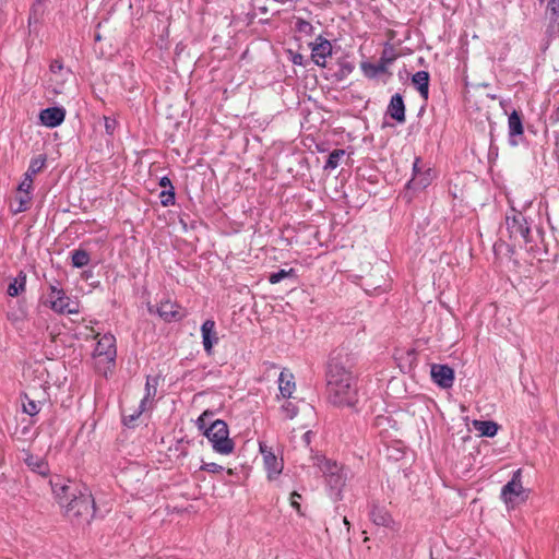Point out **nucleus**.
Here are the masks:
<instances>
[{
	"instance_id": "nucleus-1",
	"label": "nucleus",
	"mask_w": 559,
	"mask_h": 559,
	"mask_svg": "<svg viewBox=\"0 0 559 559\" xmlns=\"http://www.w3.org/2000/svg\"><path fill=\"white\" fill-rule=\"evenodd\" d=\"M326 392L329 401L335 406L354 408L358 403L357 379L348 359L344 360L341 354L331 357L328 365Z\"/></svg>"
},
{
	"instance_id": "nucleus-2",
	"label": "nucleus",
	"mask_w": 559,
	"mask_h": 559,
	"mask_svg": "<svg viewBox=\"0 0 559 559\" xmlns=\"http://www.w3.org/2000/svg\"><path fill=\"white\" fill-rule=\"evenodd\" d=\"M52 492L58 503L64 509L70 519L82 518L86 521L95 513V502L91 491L72 481L63 483L61 479L50 480Z\"/></svg>"
},
{
	"instance_id": "nucleus-3",
	"label": "nucleus",
	"mask_w": 559,
	"mask_h": 559,
	"mask_svg": "<svg viewBox=\"0 0 559 559\" xmlns=\"http://www.w3.org/2000/svg\"><path fill=\"white\" fill-rule=\"evenodd\" d=\"M314 464L325 477L331 495L334 496L335 500H340L342 489L346 481V474L344 473L343 467L335 461H331L326 457H317V462Z\"/></svg>"
},
{
	"instance_id": "nucleus-4",
	"label": "nucleus",
	"mask_w": 559,
	"mask_h": 559,
	"mask_svg": "<svg viewBox=\"0 0 559 559\" xmlns=\"http://www.w3.org/2000/svg\"><path fill=\"white\" fill-rule=\"evenodd\" d=\"M204 436L212 443L215 452L219 454H230L234 451L235 443L229 438L227 424L222 419H216L205 428Z\"/></svg>"
},
{
	"instance_id": "nucleus-5",
	"label": "nucleus",
	"mask_w": 559,
	"mask_h": 559,
	"mask_svg": "<svg viewBox=\"0 0 559 559\" xmlns=\"http://www.w3.org/2000/svg\"><path fill=\"white\" fill-rule=\"evenodd\" d=\"M521 473V469L515 471L511 480L501 489V499L508 508H515L528 498V490L522 485Z\"/></svg>"
},
{
	"instance_id": "nucleus-6",
	"label": "nucleus",
	"mask_w": 559,
	"mask_h": 559,
	"mask_svg": "<svg viewBox=\"0 0 559 559\" xmlns=\"http://www.w3.org/2000/svg\"><path fill=\"white\" fill-rule=\"evenodd\" d=\"M49 294L47 296L46 304L49 305L50 309L57 313H78V302L70 299L62 288H58L56 285H49Z\"/></svg>"
},
{
	"instance_id": "nucleus-7",
	"label": "nucleus",
	"mask_w": 559,
	"mask_h": 559,
	"mask_svg": "<svg viewBox=\"0 0 559 559\" xmlns=\"http://www.w3.org/2000/svg\"><path fill=\"white\" fill-rule=\"evenodd\" d=\"M394 60L395 56H388L386 50H384L378 62H362L361 70L367 78L373 79L382 73H385L389 66L392 64Z\"/></svg>"
},
{
	"instance_id": "nucleus-8",
	"label": "nucleus",
	"mask_w": 559,
	"mask_h": 559,
	"mask_svg": "<svg viewBox=\"0 0 559 559\" xmlns=\"http://www.w3.org/2000/svg\"><path fill=\"white\" fill-rule=\"evenodd\" d=\"M46 157L44 155H39L35 158H32L29 166L24 174V178L19 185L17 190L20 192H29L33 186V178L37 175L45 166Z\"/></svg>"
},
{
	"instance_id": "nucleus-9",
	"label": "nucleus",
	"mask_w": 559,
	"mask_h": 559,
	"mask_svg": "<svg viewBox=\"0 0 559 559\" xmlns=\"http://www.w3.org/2000/svg\"><path fill=\"white\" fill-rule=\"evenodd\" d=\"M431 378L442 389H449L454 382V371L448 365L433 364L431 366Z\"/></svg>"
},
{
	"instance_id": "nucleus-10",
	"label": "nucleus",
	"mask_w": 559,
	"mask_h": 559,
	"mask_svg": "<svg viewBox=\"0 0 559 559\" xmlns=\"http://www.w3.org/2000/svg\"><path fill=\"white\" fill-rule=\"evenodd\" d=\"M156 312L166 322L179 321L186 317L185 310L169 299L160 301L156 308Z\"/></svg>"
},
{
	"instance_id": "nucleus-11",
	"label": "nucleus",
	"mask_w": 559,
	"mask_h": 559,
	"mask_svg": "<svg viewBox=\"0 0 559 559\" xmlns=\"http://www.w3.org/2000/svg\"><path fill=\"white\" fill-rule=\"evenodd\" d=\"M260 451L263 455L264 466L267 471L269 479H275L283 469V461L278 460L275 454L267 450L266 445L260 443Z\"/></svg>"
},
{
	"instance_id": "nucleus-12",
	"label": "nucleus",
	"mask_w": 559,
	"mask_h": 559,
	"mask_svg": "<svg viewBox=\"0 0 559 559\" xmlns=\"http://www.w3.org/2000/svg\"><path fill=\"white\" fill-rule=\"evenodd\" d=\"M331 43L328 39L323 38L322 36H319L311 47V58L314 61V63L319 67H324L325 59L326 57L331 56Z\"/></svg>"
},
{
	"instance_id": "nucleus-13",
	"label": "nucleus",
	"mask_w": 559,
	"mask_h": 559,
	"mask_svg": "<svg viewBox=\"0 0 559 559\" xmlns=\"http://www.w3.org/2000/svg\"><path fill=\"white\" fill-rule=\"evenodd\" d=\"M66 117V110L61 107H49L43 109L39 114V120L43 126L55 128L61 124Z\"/></svg>"
},
{
	"instance_id": "nucleus-14",
	"label": "nucleus",
	"mask_w": 559,
	"mask_h": 559,
	"mask_svg": "<svg viewBox=\"0 0 559 559\" xmlns=\"http://www.w3.org/2000/svg\"><path fill=\"white\" fill-rule=\"evenodd\" d=\"M95 356H105L108 360H114L117 354L116 338L112 334H104L96 344Z\"/></svg>"
},
{
	"instance_id": "nucleus-15",
	"label": "nucleus",
	"mask_w": 559,
	"mask_h": 559,
	"mask_svg": "<svg viewBox=\"0 0 559 559\" xmlns=\"http://www.w3.org/2000/svg\"><path fill=\"white\" fill-rule=\"evenodd\" d=\"M201 334L204 350L211 354L213 346L218 342L215 322L213 320H205L201 326Z\"/></svg>"
},
{
	"instance_id": "nucleus-16",
	"label": "nucleus",
	"mask_w": 559,
	"mask_h": 559,
	"mask_svg": "<svg viewBox=\"0 0 559 559\" xmlns=\"http://www.w3.org/2000/svg\"><path fill=\"white\" fill-rule=\"evenodd\" d=\"M386 115L394 119L397 123L405 122V105L400 94H394L389 103Z\"/></svg>"
},
{
	"instance_id": "nucleus-17",
	"label": "nucleus",
	"mask_w": 559,
	"mask_h": 559,
	"mask_svg": "<svg viewBox=\"0 0 559 559\" xmlns=\"http://www.w3.org/2000/svg\"><path fill=\"white\" fill-rule=\"evenodd\" d=\"M294 374L288 369H283L278 377V390L284 399L292 397L296 383L294 380Z\"/></svg>"
},
{
	"instance_id": "nucleus-18",
	"label": "nucleus",
	"mask_w": 559,
	"mask_h": 559,
	"mask_svg": "<svg viewBox=\"0 0 559 559\" xmlns=\"http://www.w3.org/2000/svg\"><path fill=\"white\" fill-rule=\"evenodd\" d=\"M26 466L34 473H37L41 476H47L49 474V466L45 459L34 455L27 454L24 459Z\"/></svg>"
},
{
	"instance_id": "nucleus-19",
	"label": "nucleus",
	"mask_w": 559,
	"mask_h": 559,
	"mask_svg": "<svg viewBox=\"0 0 559 559\" xmlns=\"http://www.w3.org/2000/svg\"><path fill=\"white\" fill-rule=\"evenodd\" d=\"M412 82L417 87L420 96L427 99L429 94V73L427 71H418L413 75Z\"/></svg>"
},
{
	"instance_id": "nucleus-20",
	"label": "nucleus",
	"mask_w": 559,
	"mask_h": 559,
	"mask_svg": "<svg viewBox=\"0 0 559 559\" xmlns=\"http://www.w3.org/2000/svg\"><path fill=\"white\" fill-rule=\"evenodd\" d=\"M369 515H370L371 521L376 525L388 526L392 522V519H391V515L389 514V512L384 508L376 506V504H373L371 507Z\"/></svg>"
},
{
	"instance_id": "nucleus-21",
	"label": "nucleus",
	"mask_w": 559,
	"mask_h": 559,
	"mask_svg": "<svg viewBox=\"0 0 559 559\" xmlns=\"http://www.w3.org/2000/svg\"><path fill=\"white\" fill-rule=\"evenodd\" d=\"M26 286V274L20 271L17 276L12 278L7 288V294L11 297H16L25 290Z\"/></svg>"
},
{
	"instance_id": "nucleus-22",
	"label": "nucleus",
	"mask_w": 559,
	"mask_h": 559,
	"mask_svg": "<svg viewBox=\"0 0 559 559\" xmlns=\"http://www.w3.org/2000/svg\"><path fill=\"white\" fill-rule=\"evenodd\" d=\"M157 392V380L151 377H147L145 383V395L141 400L142 409H147L148 406L152 405V401L154 400Z\"/></svg>"
},
{
	"instance_id": "nucleus-23",
	"label": "nucleus",
	"mask_w": 559,
	"mask_h": 559,
	"mask_svg": "<svg viewBox=\"0 0 559 559\" xmlns=\"http://www.w3.org/2000/svg\"><path fill=\"white\" fill-rule=\"evenodd\" d=\"M509 134L511 138L522 135L524 133L522 117L519 111L513 110L508 119Z\"/></svg>"
},
{
	"instance_id": "nucleus-24",
	"label": "nucleus",
	"mask_w": 559,
	"mask_h": 559,
	"mask_svg": "<svg viewBox=\"0 0 559 559\" xmlns=\"http://www.w3.org/2000/svg\"><path fill=\"white\" fill-rule=\"evenodd\" d=\"M508 225L511 235H513L514 237L520 236L522 238H526L530 234V228L527 227L524 217L521 215L519 217L513 218L512 225H510L509 223Z\"/></svg>"
},
{
	"instance_id": "nucleus-25",
	"label": "nucleus",
	"mask_w": 559,
	"mask_h": 559,
	"mask_svg": "<svg viewBox=\"0 0 559 559\" xmlns=\"http://www.w3.org/2000/svg\"><path fill=\"white\" fill-rule=\"evenodd\" d=\"M431 181V173L430 169L420 173L419 175L413 176V178L407 182V187L412 189H424Z\"/></svg>"
},
{
	"instance_id": "nucleus-26",
	"label": "nucleus",
	"mask_w": 559,
	"mask_h": 559,
	"mask_svg": "<svg viewBox=\"0 0 559 559\" xmlns=\"http://www.w3.org/2000/svg\"><path fill=\"white\" fill-rule=\"evenodd\" d=\"M71 254V261L74 267L81 269L90 263V253L84 249H76Z\"/></svg>"
},
{
	"instance_id": "nucleus-27",
	"label": "nucleus",
	"mask_w": 559,
	"mask_h": 559,
	"mask_svg": "<svg viewBox=\"0 0 559 559\" xmlns=\"http://www.w3.org/2000/svg\"><path fill=\"white\" fill-rule=\"evenodd\" d=\"M32 197L31 191L29 192H21V195L16 198L17 206L13 209V213H22L28 210L29 203H31Z\"/></svg>"
},
{
	"instance_id": "nucleus-28",
	"label": "nucleus",
	"mask_w": 559,
	"mask_h": 559,
	"mask_svg": "<svg viewBox=\"0 0 559 559\" xmlns=\"http://www.w3.org/2000/svg\"><path fill=\"white\" fill-rule=\"evenodd\" d=\"M345 155L344 150H334L330 153L324 165L325 169H335L340 165L341 158Z\"/></svg>"
},
{
	"instance_id": "nucleus-29",
	"label": "nucleus",
	"mask_w": 559,
	"mask_h": 559,
	"mask_svg": "<svg viewBox=\"0 0 559 559\" xmlns=\"http://www.w3.org/2000/svg\"><path fill=\"white\" fill-rule=\"evenodd\" d=\"M295 275L296 274H295V270L294 269H289V270L281 269L280 271L270 274L269 282L271 284H277L282 280H284L286 277H289V276H295Z\"/></svg>"
},
{
	"instance_id": "nucleus-30",
	"label": "nucleus",
	"mask_w": 559,
	"mask_h": 559,
	"mask_svg": "<svg viewBox=\"0 0 559 559\" xmlns=\"http://www.w3.org/2000/svg\"><path fill=\"white\" fill-rule=\"evenodd\" d=\"M296 31L305 35L311 36L314 32L312 24L304 19L297 17L295 23Z\"/></svg>"
},
{
	"instance_id": "nucleus-31",
	"label": "nucleus",
	"mask_w": 559,
	"mask_h": 559,
	"mask_svg": "<svg viewBox=\"0 0 559 559\" xmlns=\"http://www.w3.org/2000/svg\"><path fill=\"white\" fill-rule=\"evenodd\" d=\"M40 411L39 403L35 402L34 400H31L25 395V401L23 402V412L28 414L29 416H34L38 414Z\"/></svg>"
},
{
	"instance_id": "nucleus-32",
	"label": "nucleus",
	"mask_w": 559,
	"mask_h": 559,
	"mask_svg": "<svg viewBox=\"0 0 559 559\" xmlns=\"http://www.w3.org/2000/svg\"><path fill=\"white\" fill-rule=\"evenodd\" d=\"M549 17L552 23L559 25V0H550L547 5Z\"/></svg>"
},
{
	"instance_id": "nucleus-33",
	"label": "nucleus",
	"mask_w": 559,
	"mask_h": 559,
	"mask_svg": "<svg viewBox=\"0 0 559 559\" xmlns=\"http://www.w3.org/2000/svg\"><path fill=\"white\" fill-rule=\"evenodd\" d=\"M160 204L163 206H169L175 204V188H171V190H163L159 193Z\"/></svg>"
},
{
	"instance_id": "nucleus-34",
	"label": "nucleus",
	"mask_w": 559,
	"mask_h": 559,
	"mask_svg": "<svg viewBox=\"0 0 559 559\" xmlns=\"http://www.w3.org/2000/svg\"><path fill=\"white\" fill-rule=\"evenodd\" d=\"M282 412L284 413L285 417L288 418V419H293L297 413H298V408L297 406L289 402V401H286L282 407H281Z\"/></svg>"
},
{
	"instance_id": "nucleus-35",
	"label": "nucleus",
	"mask_w": 559,
	"mask_h": 559,
	"mask_svg": "<svg viewBox=\"0 0 559 559\" xmlns=\"http://www.w3.org/2000/svg\"><path fill=\"white\" fill-rule=\"evenodd\" d=\"M473 426L479 436L489 437V420H474Z\"/></svg>"
},
{
	"instance_id": "nucleus-36",
	"label": "nucleus",
	"mask_w": 559,
	"mask_h": 559,
	"mask_svg": "<svg viewBox=\"0 0 559 559\" xmlns=\"http://www.w3.org/2000/svg\"><path fill=\"white\" fill-rule=\"evenodd\" d=\"M299 499H301V495L298 493L297 491H293L290 493V498H289V501H290V506L292 508H294L298 514H302L301 513V507H300V503H299Z\"/></svg>"
},
{
	"instance_id": "nucleus-37",
	"label": "nucleus",
	"mask_w": 559,
	"mask_h": 559,
	"mask_svg": "<svg viewBox=\"0 0 559 559\" xmlns=\"http://www.w3.org/2000/svg\"><path fill=\"white\" fill-rule=\"evenodd\" d=\"M212 416V413L209 411H205L197 420L198 427L200 430H204L205 428H209L207 426V418Z\"/></svg>"
},
{
	"instance_id": "nucleus-38",
	"label": "nucleus",
	"mask_w": 559,
	"mask_h": 559,
	"mask_svg": "<svg viewBox=\"0 0 559 559\" xmlns=\"http://www.w3.org/2000/svg\"><path fill=\"white\" fill-rule=\"evenodd\" d=\"M201 469L202 471H206L209 473H219L222 472L224 468L222 465H218L216 463H204L202 466H201Z\"/></svg>"
},
{
	"instance_id": "nucleus-39",
	"label": "nucleus",
	"mask_w": 559,
	"mask_h": 559,
	"mask_svg": "<svg viewBox=\"0 0 559 559\" xmlns=\"http://www.w3.org/2000/svg\"><path fill=\"white\" fill-rule=\"evenodd\" d=\"M145 411H146V409H142V407H141V405H140V406H139V409H138V411H135L133 414H131V415H129V416H127V415H124V416H123V420H124V423H126V424H131V423H133V421H134V420H136V419L140 417V415H141L143 412H145Z\"/></svg>"
},
{
	"instance_id": "nucleus-40",
	"label": "nucleus",
	"mask_w": 559,
	"mask_h": 559,
	"mask_svg": "<svg viewBox=\"0 0 559 559\" xmlns=\"http://www.w3.org/2000/svg\"><path fill=\"white\" fill-rule=\"evenodd\" d=\"M116 120L115 119H111V118H108V117H105V129H106V132L108 134H112L115 129H116Z\"/></svg>"
},
{
	"instance_id": "nucleus-41",
	"label": "nucleus",
	"mask_w": 559,
	"mask_h": 559,
	"mask_svg": "<svg viewBox=\"0 0 559 559\" xmlns=\"http://www.w3.org/2000/svg\"><path fill=\"white\" fill-rule=\"evenodd\" d=\"M159 186L162 188H165V190H171V188H174L171 180L167 176L160 178Z\"/></svg>"
},
{
	"instance_id": "nucleus-42",
	"label": "nucleus",
	"mask_w": 559,
	"mask_h": 559,
	"mask_svg": "<svg viewBox=\"0 0 559 559\" xmlns=\"http://www.w3.org/2000/svg\"><path fill=\"white\" fill-rule=\"evenodd\" d=\"M49 68H50V71H51V72L56 73V72H58V71L62 70L63 64H62V62H61L60 60H53V61L50 63V67H49Z\"/></svg>"
},
{
	"instance_id": "nucleus-43",
	"label": "nucleus",
	"mask_w": 559,
	"mask_h": 559,
	"mask_svg": "<svg viewBox=\"0 0 559 559\" xmlns=\"http://www.w3.org/2000/svg\"><path fill=\"white\" fill-rule=\"evenodd\" d=\"M419 163H420V159L416 158L414 162V165H413V176H415L416 174L419 175L420 173H423L421 168L419 167Z\"/></svg>"
},
{
	"instance_id": "nucleus-44",
	"label": "nucleus",
	"mask_w": 559,
	"mask_h": 559,
	"mask_svg": "<svg viewBox=\"0 0 559 559\" xmlns=\"http://www.w3.org/2000/svg\"><path fill=\"white\" fill-rule=\"evenodd\" d=\"M490 426H491V438H492L497 432L498 425L496 423L491 421Z\"/></svg>"
},
{
	"instance_id": "nucleus-45",
	"label": "nucleus",
	"mask_w": 559,
	"mask_h": 559,
	"mask_svg": "<svg viewBox=\"0 0 559 559\" xmlns=\"http://www.w3.org/2000/svg\"><path fill=\"white\" fill-rule=\"evenodd\" d=\"M343 523H344V525L347 527V531H349V522H348V520H347V518H346V516H345V518H343Z\"/></svg>"
},
{
	"instance_id": "nucleus-46",
	"label": "nucleus",
	"mask_w": 559,
	"mask_h": 559,
	"mask_svg": "<svg viewBox=\"0 0 559 559\" xmlns=\"http://www.w3.org/2000/svg\"><path fill=\"white\" fill-rule=\"evenodd\" d=\"M472 97H474V94H472L471 91H468V96H467V102L468 103L472 102Z\"/></svg>"
},
{
	"instance_id": "nucleus-47",
	"label": "nucleus",
	"mask_w": 559,
	"mask_h": 559,
	"mask_svg": "<svg viewBox=\"0 0 559 559\" xmlns=\"http://www.w3.org/2000/svg\"><path fill=\"white\" fill-rule=\"evenodd\" d=\"M299 59H301V55H298V58L296 57V58L294 59V63H299V62H298V61H299Z\"/></svg>"
},
{
	"instance_id": "nucleus-48",
	"label": "nucleus",
	"mask_w": 559,
	"mask_h": 559,
	"mask_svg": "<svg viewBox=\"0 0 559 559\" xmlns=\"http://www.w3.org/2000/svg\"><path fill=\"white\" fill-rule=\"evenodd\" d=\"M299 59H301V55H298V58L296 57V58L294 59V63H299V62H298V61H299Z\"/></svg>"
},
{
	"instance_id": "nucleus-49",
	"label": "nucleus",
	"mask_w": 559,
	"mask_h": 559,
	"mask_svg": "<svg viewBox=\"0 0 559 559\" xmlns=\"http://www.w3.org/2000/svg\"><path fill=\"white\" fill-rule=\"evenodd\" d=\"M299 59H301V55H298V58L296 57V58L294 59V63H299V62H298V61H299Z\"/></svg>"
},
{
	"instance_id": "nucleus-50",
	"label": "nucleus",
	"mask_w": 559,
	"mask_h": 559,
	"mask_svg": "<svg viewBox=\"0 0 559 559\" xmlns=\"http://www.w3.org/2000/svg\"><path fill=\"white\" fill-rule=\"evenodd\" d=\"M309 435H310V432H309V431H308V432H306V433L304 435V438H305L307 441L309 440Z\"/></svg>"
}]
</instances>
